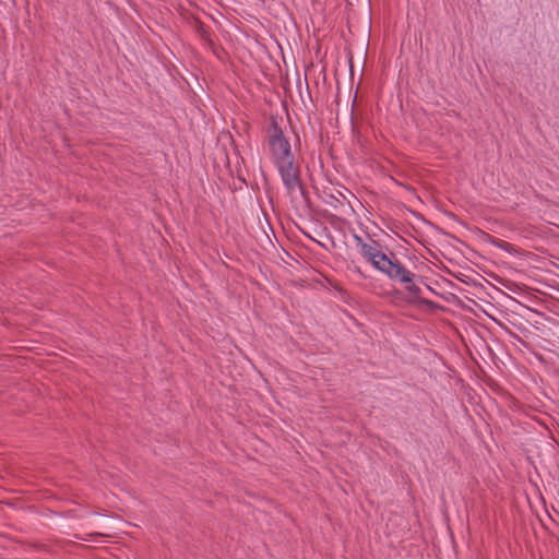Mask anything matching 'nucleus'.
<instances>
[{"label": "nucleus", "mask_w": 559, "mask_h": 559, "mask_svg": "<svg viewBox=\"0 0 559 559\" xmlns=\"http://www.w3.org/2000/svg\"><path fill=\"white\" fill-rule=\"evenodd\" d=\"M357 245L360 247V252L373 267L384 273L390 280L405 284V289L414 297L418 298L421 294L420 287L414 283L416 275L408 271L392 253L391 257L381 251V246L378 241L370 239L369 242H364L360 237L356 236Z\"/></svg>", "instance_id": "1"}, {"label": "nucleus", "mask_w": 559, "mask_h": 559, "mask_svg": "<svg viewBox=\"0 0 559 559\" xmlns=\"http://www.w3.org/2000/svg\"><path fill=\"white\" fill-rule=\"evenodd\" d=\"M266 132L267 147L275 164L295 157L290 143L275 118H272Z\"/></svg>", "instance_id": "2"}, {"label": "nucleus", "mask_w": 559, "mask_h": 559, "mask_svg": "<svg viewBox=\"0 0 559 559\" xmlns=\"http://www.w3.org/2000/svg\"><path fill=\"white\" fill-rule=\"evenodd\" d=\"M275 165L288 194L299 190L300 193L305 195L306 191L301 182L300 168L295 162V157L280 162Z\"/></svg>", "instance_id": "3"}, {"label": "nucleus", "mask_w": 559, "mask_h": 559, "mask_svg": "<svg viewBox=\"0 0 559 559\" xmlns=\"http://www.w3.org/2000/svg\"><path fill=\"white\" fill-rule=\"evenodd\" d=\"M493 243H496L498 247L503 248V249H504L507 246H509V243H508V242L502 241V240H495V241H493Z\"/></svg>", "instance_id": "4"}]
</instances>
